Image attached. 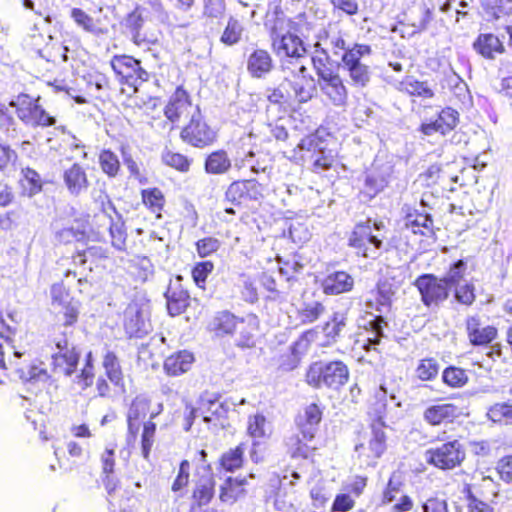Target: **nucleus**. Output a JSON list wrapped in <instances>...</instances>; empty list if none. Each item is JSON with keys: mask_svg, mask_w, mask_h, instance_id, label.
<instances>
[{"mask_svg": "<svg viewBox=\"0 0 512 512\" xmlns=\"http://www.w3.org/2000/svg\"><path fill=\"white\" fill-rule=\"evenodd\" d=\"M272 18L266 23L273 51L278 56L302 58L307 49L300 36L307 37L313 30V24L305 12L287 18L279 6L274 7Z\"/></svg>", "mask_w": 512, "mask_h": 512, "instance_id": "obj_1", "label": "nucleus"}, {"mask_svg": "<svg viewBox=\"0 0 512 512\" xmlns=\"http://www.w3.org/2000/svg\"><path fill=\"white\" fill-rule=\"evenodd\" d=\"M331 48L334 54L343 51L341 64L348 73L351 85L357 88L367 86L370 82L371 71L370 67L361 60L372 54L371 46L363 43H353L351 46H347L345 39L338 36L331 40Z\"/></svg>", "mask_w": 512, "mask_h": 512, "instance_id": "obj_2", "label": "nucleus"}, {"mask_svg": "<svg viewBox=\"0 0 512 512\" xmlns=\"http://www.w3.org/2000/svg\"><path fill=\"white\" fill-rule=\"evenodd\" d=\"M350 378L348 366L342 360L314 361L306 369L305 382L314 389L338 391Z\"/></svg>", "mask_w": 512, "mask_h": 512, "instance_id": "obj_3", "label": "nucleus"}, {"mask_svg": "<svg viewBox=\"0 0 512 512\" xmlns=\"http://www.w3.org/2000/svg\"><path fill=\"white\" fill-rule=\"evenodd\" d=\"M385 410V403H383ZM384 411H379L378 415L370 424L371 434L355 445V457L361 469L376 467L378 460L387 450V435L384 431L386 422L384 420Z\"/></svg>", "mask_w": 512, "mask_h": 512, "instance_id": "obj_4", "label": "nucleus"}, {"mask_svg": "<svg viewBox=\"0 0 512 512\" xmlns=\"http://www.w3.org/2000/svg\"><path fill=\"white\" fill-rule=\"evenodd\" d=\"M51 313L62 327L75 326L79 321L81 302L71 296L64 282L54 283L50 288Z\"/></svg>", "mask_w": 512, "mask_h": 512, "instance_id": "obj_5", "label": "nucleus"}, {"mask_svg": "<svg viewBox=\"0 0 512 512\" xmlns=\"http://www.w3.org/2000/svg\"><path fill=\"white\" fill-rule=\"evenodd\" d=\"M40 100V96L33 97L26 93H20L10 105L15 108L18 119L27 126L34 128L55 126L57 117L47 112Z\"/></svg>", "mask_w": 512, "mask_h": 512, "instance_id": "obj_6", "label": "nucleus"}, {"mask_svg": "<svg viewBox=\"0 0 512 512\" xmlns=\"http://www.w3.org/2000/svg\"><path fill=\"white\" fill-rule=\"evenodd\" d=\"M466 458L465 446L454 438L425 451L426 462L439 470H453L462 465Z\"/></svg>", "mask_w": 512, "mask_h": 512, "instance_id": "obj_7", "label": "nucleus"}, {"mask_svg": "<svg viewBox=\"0 0 512 512\" xmlns=\"http://www.w3.org/2000/svg\"><path fill=\"white\" fill-rule=\"evenodd\" d=\"M179 137L185 144L202 149L216 141L217 132L208 124L201 110H199L195 111L192 117L183 125Z\"/></svg>", "mask_w": 512, "mask_h": 512, "instance_id": "obj_8", "label": "nucleus"}, {"mask_svg": "<svg viewBox=\"0 0 512 512\" xmlns=\"http://www.w3.org/2000/svg\"><path fill=\"white\" fill-rule=\"evenodd\" d=\"M110 67L119 82L138 91L139 86L150 78L139 59L127 54H116L110 59Z\"/></svg>", "mask_w": 512, "mask_h": 512, "instance_id": "obj_9", "label": "nucleus"}, {"mask_svg": "<svg viewBox=\"0 0 512 512\" xmlns=\"http://www.w3.org/2000/svg\"><path fill=\"white\" fill-rule=\"evenodd\" d=\"M313 68L320 81L322 92L336 106H342L348 98V91L340 74L322 59H312Z\"/></svg>", "mask_w": 512, "mask_h": 512, "instance_id": "obj_10", "label": "nucleus"}, {"mask_svg": "<svg viewBox=\"0 0 512 512\" xmlns=\"http://www.w3.org/2000/svg\"><path fill=\"white\" fill-rule=\"evenodd\" d=\"M413 285L420 294L421 302L426 307H437L445 302L450 295V288L444 279L431 273L419 275Z\"/></svg>", "mask_w": 512, "mask_h": 512, "instance_id": "obj_11", "label": "nucleus"}, {"mask_svg": "<svg viewBox=\"0 0 512 512\" xmlns=\"http://www.w3.org/2000/svg\"><path fill=\"white\" fill-rule=\"evenodd\" d=\"M199 110V106L193 104L189 92L183 86H178L169 97L163 113L171 123V129H174L183 119L192 117V114Z\"/></svg>", "mask_w": 512, "mask_h": 512, "instance_id": "obj_12", "label": "nucleus"}, {"mask_svg": "<svg viewBox=\"0 0 512 512\" xmlns=\"http://www.w3.org/2000/svg\"><path fill=\"white\" fill-rule=\"evenodd\" d=\"M462 408L455 402L438 399L422 412L423 421L432 427L453 424L462 416Z\"/></svg>", "mask_w": 512, "mask_h": 512, "instance_id": "obj_13", "label": "nucleus"}, {"mask_svg": "<svg viewBox=\"0 0 512 512\" xmlns=\"http://www.w3.org/2000/svg\"><path fill=\"white\" fill-rule=\"evenodd\" d=\"M262 198L263 185L253 178L235 180L225 191V199L237 206L249 201H259Z\"/></svg>", "mask_w": 512, "mask_h": 512, "instance_id": "obj_14", "label": "nucleus"}, {"mask_svg": "<svg viewBox=\"0 0 512 512\" xmlns=\"http://www.w3.org/2000/svg\"><path fill=\"white\" fill-rule=\"evenodd\" d=\"M464 325L469 344L473 347H488L498 338L497 327L494 325L482 326L481 317L478 314L468 315Z\"/></svg>", "mask_w": 512, "mask_h": 512, "instance_id": "obj_15", "label": "nucleus"}, {"mask_svg": "<svg viewBox=\"0 0 512 512\" xmlns=\"http://www.w3.org/2000/svg\"><path fill=\"white\" fill-rule=\"evenodd\" d=\"M56 347L59 351L51 356L52 371L67 377L73 375L80 362V350L76 346L68 348L67 340L57 342Z\"/></svg>", "mask_w": 512, "mask_h": 512, "instance_id": "obj_16", "label": "nucleus"}, {"mask_svg": "<svg viewBox=\"0 0 512 512\" xmlns=\"http://www.w3.org/2000/svg\"><path fill=\"white\" fill-rule=\"evenodd\" d=\"M368 244L379 250L383 247L382 239L373 235L370 221L356 224L350 233L348 245L356 250L357 254L364 257H372Z\"/></svg>", "mask_w": 512, "mask_h": 512, "instance_id": "obj_17", "label": "nucleus"}, {"mask_svg": "<svg viewBox=\"0 0 512 512\" xmlns=\"http://www.w3.org/2000/svg\"><path fill=\"white\" fill-rule=\"evenodd\" d=\"M152 401L150 398L139 395L136 396L129 407L127 413V441L135 442L141 422L147 417H150Z\"/></svg>", "mask_w": 512, "mask_h": 512, "instance_id": "obj_18", "label": "nucleus"}, {"mask_svg": "<svg viewBox=\"0 0 512 512\" xmlns=\"http://www.w3.org/2000/svg\"><path fill=\"white\" fill-rule=\"evenodd\" d=\"M216 494V479L213 474L203 475L194 481L190 495V511L197 512L210 505Z\"/></svg>", "mask_w": 512, "mask_h": 512, "instance_id": "obj_19", "label": "nucleus"}, {"mask_svg": "<svg viewBox=\"0 0 512 512\" xmlns=\"http://www.w3.org/2000/svg\"><path fill=\"white\" fill-rule=\"evenodd\" d=\"M459 123V113L451 108L444 107L440 110L434 121L424 122L419 126V131L430 136L434 133L446 135L456 128Z\"/></svg>", "mask_w": 512, "mask_h": 512, "instance_id": "obj_20", "label": "nucleus"}, {"mask_svg": "<svg viewBox=\"0 0 512 512\" xmlns=\"http://www.w3.org/2000/svg\"><path fill=\"white\" fill-rule=\"evenodd\" d=\"M101 481L108 496L113 497L121 488V482L115 473L116 453L113 448L106 447L100 454Z\"/></svg>", "mask_w": 512, "mask_h": 512, "instance_id": "obj_21", "label": "nucleus"}, {"mask_svg": "<svg viewBox=\"0 0 512 512\" xmlns=\"http://www.w3.org/2000/svg\"><path fill=\"white\" fill-rule=\"evenodd\" d=\"M195 360V355L189 350L175 351L165 357L163 371L169 377H179L192 369Z\"/></svg>", "mask_w": 512, "mask_h": 512, "instance_id": "obj_22", "label": "nucleus"}, {"mask_svg": "<svg viewBox=\"0 0 512 512\" xmlns=\"http://www.w3.org/2000/svg\"><path fill=\"white\" fill-rule=\"evenodd\" d=\"M354 285V278L343 270L327 274L320 283L323 294L328 296H336L351 292Z\"/></svg>", "mask_w": 512, "mask_h": 512, "instance_id": "obj_23", "label": "nucleus"}, {"mask_svg": "<svg viewBox=\"0 0 512 512\" xmlns=\"http://www.w3.org/2000/svg\"><path fill=\"white\" fill-rule=\"evenodd\" d=\"M315 437V433L308 436L304 434L303 430H298L297 434L292 435L285 442L287 453L292 458L306 459L313 456L318 449L317 446L313 444Z\"/></svg>", "mask_w": 512, "mask_h": 512, "instance_id": "obj_24", "label": "nucleus"}, {"mask_svg": "<svg viewBox=\"0 0 512 512\" xmlns=\"http://www.w3.org/2000/svg\"><path fill=\"white\" fill-rule=\"evenodd\" d=\"M477 54L487 60H493L506 52L503 41L495 34L480 33L472 44Z\"/></svg>", "mask_w": 512, "mask_h": 512, "instance_id": "obj_25", "label": "nucleus"}, {"mask_svg": "<svg viewBox=\"0 0 512 512\" xmlns=\"http://www.w3.org/2000/svg\"><path fill=\"white\" fill-rule=\"evenodd\" d=\"M62 178L68 192L73 196H79L90 187L86 170L79 163H74L65 169Z\"/></svg>", "mask_w": 512, "mask_h": 512, "instance_id": "obj_26", "label": "nucleus"}, {"mask_svg": "<svg viewBox=\"0 0 512 512\" xmlns=\"http://www.w3.org/2000/svg\"><path fill=\"white\" fill-rule=\"evenodd\" d=\"M248 480L246 477L228 476L220 485L218 490V498L224 504L233 505L247 495L246 485Z\"/></svg>", "mask_w": 512, "mask_h": 512, "instance_id": "obj_27", "label": "nucleus"}, {"mask_svg": "<svg viewBox=\"0 0 512 512\" xmlns=\"http://www.w3.org/2000/svg\"><path fill=\"white\" fill-rule=\"evenodd\" d=\"M324 407L318 403H310L303 407L302 411L296 416L295 423L298 430H303L304 434L311 436L317 434L318 426L323 418Z\"/></svg>", "mask_w": 512, "mask_h": 512, "instance_id": "obj_28", "label": "nucleus"}, {"mask_svg": "<svg viewBox=\"0 0 512 512\" xmlns=\"http://www.w3.org/2000/svg\"><path fill=\"white\" fill-rule=\"evenodd\" d=\"M165 298L167 311L173 317L184 313L190 305V295L179 283L169 285L165 292Z\"/></svg>", "mask_w": 512, "mask_h": 512, "instance_id": "obj_29", "label": "nucleus"}, {"mask_svg": "<svg viewBox=\"0 0 512 512\" xmlns=\"http://www.w3.org/2000/svg\"><path fill=\"white\" fill-rule=\"evenodd\" d=\"M247 445L244 442L224 451L218 459V469L225 473H234L245 465Z\"/></svg>", "mask_w": 512, "mask_h": 512, "instance_id": "obj_30", "label": "nucleus"}, {"mask_svg": "<svg viewBox=\"0 0 512 512\" xmlns=\"http://www.w3.org/2000/svg\"><path fill=\"white\" fill-rule=\"evenodd\" d=\"M347 317L344 313L334 312L321 326L322 340L320 346L326 347L337 342L346 327Z\"/></svg>", "mask_w": 512, "mask_h": 512, "instance_id": "obj_31", "label": "nucleus"}, {"mask_svg": "<svg viewBox=\"0 0 512 512\" xmlns=\"http://www.w3.org/2000/svg\"><path fill=\"white\" fill-rule=\"evenodd\" d=\"M288 83L300 104L309 102L317 94V86L311 75H293Z\"/></svg>", "mask_w": 512, "mask_h": 512, "instance_id": "obj_32", "label": "nucleus"}, {"mask_svg": "<svg viewBox=\"0 0 512 512\" xmlns=\"http://www.w3.org/2000/svg\"><path fill=\"white\" fill-rule=\"evenodd\" d=\"M399 286L393 278L380 279L373 290L375 307L377 311L390 308Z\"/></svg>", "mask_w": 512, "mask_h": 512, "instance_id": "obj_33", "label": "nucleus"}, {"mask_svg": "<svg viewBox=\"0 0 512 512\" xmlns=\"http://www.w3.org/2000/svg\"><path fill=\"white\" fill-rule=\"evenodd\" d=\"M272 68L273 58L266 49H254L247 59V70L252 77L260 78Z\"/></svg>", "mask_w": 512, "mask_h": 512, "instance_id": "obj_34", "label": "nucleus"}, {"mask_svg": "<svg viewBox=\"0 0 512 512\" xmlns=\"http://www.w3.org/2000/svg\"><path fill=\"white\" fill-rule=\"evenodd\" d=\"M481 7L488 22L506 21L512 15V0H482Z\"/></svg>", "mask_w": 512, "mask_h": 512, "instance_id": "obj_35", "label": "nucleus"}, {"mask_svg": "<svg viewBox=\"0 0 512 512\" xmlns=\"http://www.w3.org/2000/svg\"><path fill=\"white\" fill-rule=\"evenodd\" d=\"M140 195L145 208L155 215L156 219H161L166 204V198L162 190L158 187H150L142 189Z\"/></svg>", "mask_w": 512, "mask_h": 512, "instance_id": "obj_36", "label": "nucleus"}, {"mask_svg": "<svg viewBox=\"0 0 512 512\" xmlns=\"http://www.w3.org/2000/svg\"><path fill=\"white\" fill-rule=\"evenodd\" d=\"M406 227L411 229L414 234H420L425 237L434 236V221L432 217L425 212L414 211L406 216Z\"/></svg>", "mask_w": 512, "mask_h": 512, "instance_id": "obj_37", "label": "nucleus"}, {"mask_svg": "<svg viewBox=\"0 0 512 512\" xmlns=\"http://www.w3.org/2000/svg\"><path fill=\"white\" fill-rule=\"evenodd\" d=\"M239 318L229 311H220L215 314L209 323V329L217 336L233 335Z\"/></svg>", "mask_w": 512, "mask_h": 512, "instance_id": "obj_38", "label": "nucleus"}, {"mask_svg": "<svg viewBox=\"0 0 512 512\" xmlns=\"http://www.w3.org/2000/svg\"><path fill=\"white\" fill-rule=\"evenodd\" d=\"M398 90L401 93L411 97H420L430 99L434 97L433 90L428 86L426 81H420L414 76H405L398 84Z\"/></svg>", "mask_w": 512, "mask_h": 512, "instance_id": "obj_39", "label": "nucleus"}, {"mask_svg": "<svg viewBox=\"0 0 512 512\" xmlns=\"http://www.w3.org/2000/svg\"><path fill=\"white\" fill-rule=\"evenodd\" d=\"M144 24V18L140 7H136L125 17V28L131 35V41L134 45L141 47L148 43L145 35L141 33Z\"/></svg>", "mask_w": 512, "mask_h": 512, "instance_id": "obj_40", "label": "nucleus"}, {"mask_svg": "<svg viewBox=\"0 0 512 512\" xmlns=\"http://www.w3.org/2000/svg\"><path fill=\"white\" fill-rule=\"evenodd\" d=\"M232 166L228 153L219 149L207 155L204 162V169L207 174L221 175L227 173Z\"/></svg>", "mask_w": 512, "mask_h": 512, "instance_id": "obj_41", "label": "nucleus"}, {"mask_svg": "<svg viewBox=\"0 0 512 512\" xmlns=\"http://www.w3.org/2000/svg\"><path fill=\"white\" fill-rule=\"evenodd\" d=\"M267 100V109H276L280 114V117H284V115L291 114L295 111V107L289 92L284 90L282 87L274 88L268 95Z\"/></svg>", "mask_w": 512, "mask_h": 512, "instance_id": "obj_42", "label": "nucleus"}, {"mask_svg": "<svg viewBox=\"0 0 512 512\" xmlns=\"http://www.w3.org/2000/svg\"><path fill=\"white\" fill-rule=\"evenodd\" d=\"M102 367L105 370V376L115 386H124V373L120 364V360L116 353L107 350L103 356Z\"/></svg>", "mask_w": 512, "mask_h": 512, "instance_id": "obj_43", "label": "nucleus"}, {"mask_svg": "<svg viewBox=\"0 0 512 512\" xmlns=\"http://www.w3.org/2000/svg\"><path fill=\"white\" fill-rule=\"evenodd\" d=\"M259 324L255 320L239 318L234 334L238 337L236 343L240 347L250 348L255 345Z\"/></svg>", "mask_w": 512, "mask_h": 512, "instance_id": "obj_44", "label": "nucleus"}, {"mask_svg": "<svg viewBox=\"0 0 512 512\" xmlns=\"http://www.w3.org/2000/svg\"><path fill=\"white\" fill-rule=\"evenodd\" d=\"M70 16L76 25L85 32L94 35L107 33V28L102 26L100 19H94L81 8H72L70 11Z\"/></svg>", "mask_w": 512, "mask_h": 512, "instance_id": "obj_45", "label": "nucleus"}, {"mask_svg": "<svg viewBox=\"0 0 512 512\" xmlns=\"http://www.w3.org/2000/svg\"><path fill=\"white\" fill-rule=\"evenodd\" d=\"M98 165L102 173L110 179L117 178L122 171L118 155L109 148L98 153Z\"/></svg>", "mask_w": 512, "mask_h": 512, "instance_id": "obj_46", "label": "nucleus"}, {"mask_svg": "<svg viewBox=\"0 0 512 512\" xmlns=\"http://www.w3.org/2000/svg\"><path fill=\"white\" fill-rule=\"evenodd\" d=\"M15 371L24 383L48 382L50 380V375L42 363H29L24 366L16 365Z\"/></svg>", "mask_w": 512, "mask_h": 512, "instance_id": "obj_47", "label": "nucleus"}, {"mask_svg": "<svg viewBox=\"0 0 512 512\" xmlns=\"http://www.w3.org/2000/svg\"><path fill=\"white\" fill-rule=\"evenodd\" d=\"M440 372V364L435 357L420 359L415 367L414 375L421 382H432L437 379Z\"/></svg>", "mask_w": 512, "mask_h": 512, "instance_id": "obj_48", "label": "nucleus"}, {"mask_svg": "<svg viewBox=\"0 0 512 512\" xmlns=\"http://www.w3.org/2000/svg\"><path fill=\"white\" fill-rule=\"evenodd\" d=\"M487 418L498 425H512V402H496L487 410Z\"/></svg>", "mask_w": 512, "mask_h": 512, "instance_id": "obj_49", "label": "nucleus"}, {"mask_svg": "<svg viewBox=\"0 0 512 512\" xmlns=\"http://www.w3.org/2000/svg\"><path fill=\"white\" fill-rule=\"evenodd\" d=\"M469 381L467 370L455 365H450L442 371V382L452 389L462 388Z\"/></svg>", "mask_w": 512, "mask_h": 512, "instance_id": "obj_50", "label": "nucleus"}, {"mask_svg": "<svg viewBox=\"0 0 512 512\" xmlns=\"http://www.w3.org/2000/svg\"><path fill=\"white\" fill-rule=\"evenodd\" d=\"M161 160L164 165L180 173L189 172L192 164V159L187 155L169 149L162 152Z\"/></svg>", "mask_w": 512, "mask_h": 512, "instance_id": "obj_51", "label": "nucleus"}, {"mask_svg": "<svg viewBox=\"0 0 512 512\" xmlns=\"http://www.w3.org/2000/svg\"><path fill=\"white\" fill-rule=\"evenodd\" d=\"M158 413H151L150 418L143 423L141 432V451L144 459L148 460L155 442L157 425L153 421Z\"/></svg>", "mask_w": 512, "mask_h": 512, "instance_id": "obj_52", "label": "nucleus"}, {"mask_svg": "<svg viewBox=\"0 0 512 512\" xmlns=\"http://www.w3.org/2000/svg\"><path fill=\"white\" fill-rule=\"evenodd\" d=\"M326 311L324 304L320 301L304 303L297 310V319L302 325H308L316 322Z\"/></svg>", "mask_w": 512, "mask_h": 512, "instance_id": "obj_53", "label": "nucleus"}, {"mask_svg": "<svg viewBox=\"0 0 512 512\" xmlns=\"http://www.w3.org/2000/svg\"><path fill=\"white\" fill-rule=\"evenodd\" d=\"M191 464L187 459L179 463L178 471L171 484V491L181 496L190 482Z\"/></svg>", "mask_w": 512, "mask_h": 512, "instance_id": "obj_54", "label": "nucleus"}, {"mask_svg": "<svg viewBox=\"0 0 512 512\" xmlns=\"http://www.w3.org/2000/svg\"><path fill=\"white\" fill-rule=\"evenodd\" d=\"M243 30V26L239 20L230 17L220 37L221 43L226 46L237 44L242 38Z\"/></svg>", "mask_w": 512, "mask_h": 512, "instance_id": "obj_55", "label": "nucleus"}, {"mask_svg": "<svg viewBox=\"0 0 512 512\" xmlns=\"http://www.w3.org/2000/svg\"><path fill=\"white\" fill-rule=\"evenodd\" d=\"M462 493L467 501L468 512H495L490 503L480 500L473 492L472 485L466 483L462 489Z\"/></svg>", "mask_w": 512, "mask_h": 512, "instance_id": "obj_56", "label": "nucleus"}, {"mask_svg": "<svg viewBox=\"0 0 512 512\" xmlns=\"http://www.w3.org/2000/svg\"><path fill=\"white\" fill-rule=\"evenodd\" d=\"M455 300L466 307H471L477 298L476 287L472 282L452 286Z\"/></svg>", "mask_w": 512, "mask_h": 512, "instance_id": "obj_57", "label": "nucleus"}, {"mask_svg": "<svg viewBox=\"0 0 512 512\" xmlns=\"http://www.w3.org/2000/svg\"><path fill=\"white\" fill-rule=\"evenodd\" d=\"M466 275L467 263L463 259H459L449 266L446 275L442 278L451 289L452 286L460 284V282L465 279Z\"/></svg>", "mask_w": 512, "mask_h": 512, "instance_id": "obj_58", "label": "nucleus"}, {"mask_svg": "<svg viewBox=\"0 0 512 512\" xmlns=\"http://www.w3.org/2000/svg\"><path fill=\"white\" fill-rule=\"evenodd\" d=\"M22 186L28 190L29 195H36L42 191L43 181L41 176L32 168L22 169Z\"/></svg>", "mask_w": 512, "mask_h": 512, "instance_id": "obj_59", "label": "nucleus"}, {"mask_svg": "<svg viewBox=\"0 0 512 512\" xmlns=\"http://www.w3.org/2000/svg\"><path fill=\"white\" fill-rule=\"evenodd\" d=\"M266 425L267 420L263 414L251 415L247 421V434L253 439L265 438L268 436Z\"/></svg>", "mask_w": 512, "mask_h": 512, "instance_id": "obj_60", "label": "nucleus"}, {"mask_svg": "<svg viewBox=\"0 0 512 512\" xmlns=\"http://www.w3.org/2000/svg\"><path fill=\"white\" fill-rule=\"evenodd\" d=\"M111 245L118 251H126L127 231L123 222L111 221L109 225Z\"/></svg>", "mask_w": 512, "mask_h": 512, "instance_id": "obj_61", "label": "nucleus"}, {"mask_svg": "<svg viewBox=\"0 0 512 512\" xmlns=\"http://www.w3.org/2000/svg\"><path fill=\"white\" fill-rule=\"evenodd\" d=\"M88 238L85 228L65 227L56 233V239L59 244H70L72 242L84 241Z\"/></svg>", "mask_w": 512, "mask_h": 512, "instance_id": "obj_62", "label": "nucleus"}, {"mask_svg": "<svg viewBox=\"0 0 512 512\" xmlns=\"http://www.w3.org/2000/svg\"><path fill=\"white\" fill-rule=\"evenodd\" d=\"M448 169V165L441 167L437 164H433L427 168L424 175L427 179L431 180L432 183L444 186L448 179L454 182L457 181V177H452Z\"/></svg>", "mask_w": 512, "mask_h": 512, "instance_id": "obj_63", "label": "nucleus"}, {"mask_svg": "<svg viewBox=\"0 0 512 512\" xmlns=\"http://www.w3.org/2000/svg\"><path fill=\"white\" fill-rule=\"evenodd\" d=\"M496 473L499 479L506 483H512V454L503 455L496 462Z\"/></svg>", "mask_w": 512, "mask_h": 512, "instance_id": "obj_64", "label": "nucleus"}]
</instances>
